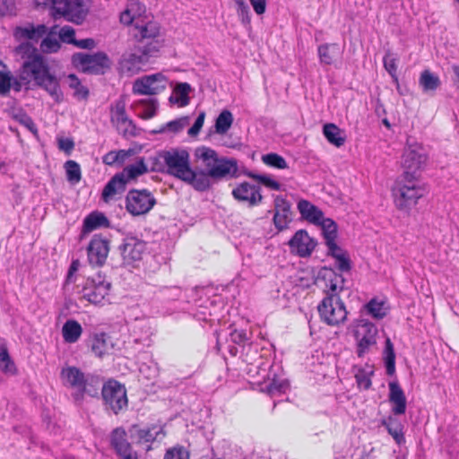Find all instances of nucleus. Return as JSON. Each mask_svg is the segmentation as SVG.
<instances>
[{"mask_svg":"<svg viewBox=\"0 0 459 459\" xmlns=\"http://www.w3.org/2000/svg\"><path fill=\"white\" fill-rule=\"evenodd\" d=\"M314 278L315 283H316L317 281L325 282V286L328 288L325 293L326 295L333 294V299L340 297L338 291L340 292L344 289L345 278L342 273H337L332 267H321Z\"/></svg>","mask_w":459,"mask_h":459,"instance_id":"obj_19","label":"nucleus"},{"mask_svg":"<svg viewBox=\"0 0 459 459\" xmlns=\"http://www.w3.org/2000/svg\"><path fill=\"white\" fill-rule=\"evenodd\" d=\"M262 161L269 167L278 169H288V163L286 160L281 156L280 154L276 152H269L266 154H264L262 156Z\"/></svg>","mask_w":459,"mask_h":459,"instance_id":"obj_50","label":"nucleus"},{"mask_svg":"<svg viewBox=\"0 0 459 459\" xmlns=\"http://www.w3.org/2000/svg\"><path fill=\"white\" fill-rule=\"evenodd\" d=\"M16 15L15 0H0V17Z\"/></svg>","mask_w":459,"mask_h":459,"instance_id":"obj_60","label":"nucleus"},{"mask_svg":"<svg viewBox=\"0 0 459 459\" xmlns=\"http://www.w3.org/2000/svg\"><path fill=\"white\" fill-rule=\"evenodd\" d=\"M204 118H205V112L204 111L200 112L199 115L197 116V117L195 118V123L187 131V134L190 136L193 137L199 134V132L201 131V129L204 126Z\"/></svg>","mask_w":459,"mask_h":459,"instance_id":"obj_62","label":"nucleus"},{"mask_svg":"<svg viewBox=\"0 0 459 459\" xmlns=\"http://www.w3.org/2000/svg\"><path fill=\"white\" fill-rule=\"evenodd\" d=\"M105 286L85 283L82 287L83 298L93 304L100 303L108 295L111 284H106Z\"/></svg>","mask_w":459,"mask_h":459,"instance_id":"obj_30","label":"nucleus"},{"mask_svg":"<svg viewBox=\"0 0 459 459\" xmlns=\"http://www.w3.org/2000/svg\"><path fill=\"white\" fill-rule=\"evenodd\" d=\"M317 54L322 64L332 65L342 54L339 44L325 43L317 48Z\"/></svg>","mask_w":459,"mask_h":459,"instance_id":"obj_32","label":"nucleus"},{"mask_svg":"<svg viewBox=\"0 0 459 459\" xmlns=\"http://www.w3.org/2000/svg\"><path fill=\"white\" fill-rule=\"evenodd\" d=\"M417 179L400 178L393 188L395 206L398 210L408 212L421 198L426 190L417 184Z\"/></svg>","mask_w":459,"mask_h":459,"instance_id":"obj_7","label":"nucleus"},{"mask_svg":"<svg viewBox=\"0 0 459 459\" xmlns=\"http://www.w3.org/2000/svg\"><path fill=\"white\" fill-rule=\"evenodd\" d=\"M230 341L241 348L240 357L247 363H252L248 359V351L252 349L251 334H247L244 329H233L230 333Z\"/></svg>","mask_w":459,"mask_h":459,"instance_id":"obj_27","label":"nucleus"},{"mask_svg":"<svg viewBox=\"0 0 459 459\" xmlns=\"http://www.w3.org/2000/svg\"><path fill=\"white\" fill-rule=\"evenodd\" d=\"M325 246L327 247V252L326 255L330 257L336 256L338 254H342L347 252V250L343 249L342 247H340L336 243V239H333L329 241L325 242Z\"/></svg>","mask_w":459,"mask_h":459,"instance_id":"obj_63","label":"nucleus"},{"mask_svg":"<svg viewBox=\"0 0 459 459\" xmlns=\"http://www.w3.org/2000/svg\"><path fill=\"white\" fill-rule=\"evenodd\" d=\"M366 367H368L369 370L359 367L357 368V372L355 373L357 385L359 388H362L363 390H368L371 388V377L374 375L372 367H370L368 364H366Z\"/></svg>","mask_w":459,"mask_h":459,"instance_id":"obj_44","label":"nucleus"},{"mask_svg":"<svg viewBox=\"0 0 459 459\" xmlns=\"http://www.w3.org/2000/svg\"><path fill=\"white\" fill-rule=\"evenodd\" d=\"M163 459H189V454L183 446L173 447L167 450Z\"/></svg>","mask_w":459,"mask_h":459,"instance_id":"obj_59","label":"nucleus"},{"mask_svg":"<svg viewBox=\"0 0 459 459\" xmlns=\"http://www.w3.org/2000/svg\"><path fill=\"white\" fill-rule=\"evenodd\" d=\"M383 360L386 374L390 377L395 374V351L394 344L389 337L385 341Z\"/></svg>","mask_w":459,"mask_h":459,"instance_id":"obj_35","label":"nucleus"},{"mask_svg":"<svg viewBox=\"0 0 459 459\" xmlns=\"http://www.w3.org/2000/svg\"><path fill=\"white\" fill-rule=\"evenodd\" d=\"M13 74L11 72L0 71V95L6 96L12 88Z\"/></svg>","mask_w":459,"mask_h":459,"instance_id":"obj_55","label":"nucleus"},{"mask_svg":"<svg viewBox=\"0 0 459 459\" xmlns=\"http://www.w3.org/2000/svg\"><path fill=\"white\" fill-rule=\"evenodd\" d=\"M100 397L107 412L111 411L118 415L127 409L126 388L124 384L115 378H108L102 384Z\"/></svg>","mask_w":459,"mask_h":459,"instance_id":"obj_9","label":"nucleus"},{"mask_svg":"<svg viewBox=\"0 0 459 459\" xmlns=\"http://www.w3.org/2000/svg\"><path fill=\"white\" fill-rule=\"evenodd\" d=\"M323 134L325 139L335 147L342 146L346 142L345 131L335 124L328 123L323 126Z\"/></svg>","mask_w":459,"mask_h":459,"instance_id":"obj_31","label":"nucleus"},{"mask_svg":"<svg viewBox=\"0 0 459 459\" xmlns=\"http://www.w3.org/2000/svg\"><path fill=\"white\" fill-rule=\"evenodd\" d=\"M64 168L65 169L66 179L72 184L80 182L82 178L81 167L78 162L73 160L65 161Z\"/></svg>","mask_w":459,"mask_h":459,"instance_id":"obj_48","label":"nucleus"},{"mask_svg":"<svg viewBox=\"0 0 459 459\" xmlns=\"http://www.w3.org/2000/svg\"><path fill=\"white\" fill-rule=\"evenodd\" d=\"M60 377L62 379L66 380L72 388L80 392L86 374L83 373L79 368L75 366H69L62 368Z\"/></svg>","mask_w":459,"mask_h":459,"instance_id":"obj_29","label":"nucleus"},{"mask_svg":"<svg viewBox=\"0 0 459 459\" xmlns=\"http://www.w3.org/2000/svg\"><path fill=\"white\" fill-rule=\"evenodd\" d=\"M419 83L422 91L428 92L436 91L440 86L441 82L437 75L426 69L420 74Z\"/></svg>","mask_w":459,"mask_h":459,"instance_id":"obj_40","label":"nucleus"},{"mask_svg":"<svg viewBox=\"0 0 459 459\" xmlns=\"http://www.w3.org/2000/svg\"><path fill=\"white\" fill-rule=\"evenodd\" d=\"M388 400L393 404L391 415L380 420L381 426L385 427L395 443L399 446L406 442L404 437V425L398 416L406 412L407 400L405 394L397 380L388 383Z\"/></svg>","mask_w":459,"mask_h":459,"instance_id":"obj_4","label":"nucleus"},{"mask_svg":"<svg viewBox=\"0 0 459 459\" xmlns=\"http://www.w3.org/2000/svg\"><path fill=\"white\" fill-rule=\"evenodd\" d=\"M289 388V382L287 380L273 379L272 382L266 386L267 392L270 394L284 393Z\"/></svg>","mask_w":459,"mask_h":459,"instance_id":"obj_57","label":"nucleus"},{"mask_svg":"<svg viewBox=\"0 0 459 459\" xmlns=\"http://www.w3.org/2000/svg\"><path fill=\"white\" fill-rule=\"evenodd\" d=\"M103 377L93 373H87L82 386L77 395L82 396L84 394L93 398H100L102 387Z\"/></svg>","mask_w":459,"mask_h":459,"instance_id":"obj_28","label":"nucleus"},{"mask_svg":"<svg viewBox=\"0 0 459 459\" xmlns=\"http://www.w3.org/2000/svg\"><path fill=\"white\" fill-rule=\"evenodd\" d=\"M237 14L241 24L247 29H251V13L249 6L245 7V9L237 10Z\"/></svg>","mask_w":459,"mask_h":459,"instance_id":"obj_64","label":"nucleus"},{"mask_svg":"<svg viewBox=\"0 0 459 459\" xmlns=\"http://www.w3.org/2000/svg\"><path fill=\"white\" fill-rule=\"evenodd\" d=\"M61 48L60 42L55 39L51 38L50 36H47L41 40L40 43V50L41 54H51V53H56Z\"/></svg>","mask_w":459,"mask_h":459,"instance_id":"obj_53","label":"nucleus"},{"mask_svg":"<svg viewBox=\"0 0 459 459\" xmlns=\"http://www.w3.org/2000/svg\"><path fill=\"white\" fill-rule=\"evenodd\" d=\"M109 336L104 333H92L85 340L87 348L98 358H102L108 350Z\"/></svg>","mask_w":459,"mask_h":459,"instance_id":"obj_23","label":"nucleus"},{"mask_svg":"<svg viewBox=\"0 0 459 459\" xmlns=\"http://www.w3.org/2000/svg\"><path fill=\"white\" fill-rule=\"evenodd\" d=\"M426 161L427 154L420 144H408L402 156V166L404 169L402 178L418 180L419 171L422 169Z\"/></svg>","mask_w":459,"mask_h":459,"instance_id":"obj_12","label":"nucleus"},{"mask_svg":"<svg viewBox=\"0 0 459 459\" xmlns=\"http://www.w3.org/2000/svg\"><path fill=\"white\" fill-rule=\"evenodd\" d=\"M273 203V225L278 231H283L289 228V224L292 221L291 204L282 195H276Z\"/></svg>","mask_w":459,"mask_h":459,"instance_id":"obj_21","label":"nucleus"},{"mask_svg":"<svg viewBox=\"0 0 459 459\" xmlns=\"http://www.w3.org/2000/svg\"><path fill=\"white\" fill-rule=\"evenodd\" d=\"M231 195L237 202L247 204L250 208L261 204L264 201L262 187L247 181L237 184Z\"/></svg>","mask_w":459,"mask_h":459,"instance_id":"obj_17","label":"nucleus"},{"mask_svg":"<svg viewBox=\"0 0 459 459\" xmlns=\"http://www.w3.org/2000/svg\"><path fill=\"white\" fill-rule=\"evenodd\" d=\"M188 124V117H181L179 118H177L175 120L169 121L167 124L161 126L158 129H153L150 133L151 134H163L166 132H172L174 134H178L181 132L184 127Z\"/></svg>","mask_w":459,"mask_h":459,"instance_id":"obj_41","label":"nucleus"},{"mask_svg":"<svg viewBox=\"0 0 459 459\" xmlns=\"http://www.w3.org/2000/svg\"><path fill=\"white\" fill-rule=\"evenodd\" d=\"M0 369L4 373L14 375L17 372L16 366L12 359L6 342L4 338H0Z\"/></svg>","mask_w":459,"mask_h":459,"instance_id":"obj_34","label":"nucleus"},{"mask_svg":"<svg viewBox=\"0 0 459 459\" xmlns=\"http://www.w3.org/2000/svg\"><path fill=\"white\" fill-rule=\"evenodd\" d=\"M192 91V87L188 82H178L175 88L178 97L170 95L169 101L171 104H178L179 107H185L189 104L188 94Z\"/></svg>","mask_w":459,"mask_h":459,"instance_id":"obj_36","label":"nucleus"},{"mask_svg":"<svg viewBox=\"0 0 459 459\" xmlns=\"http://www.w3.org/2000/svg\"><path fill=\"white\" fill-rule=\"evenodd\" d=\"M156 426H142L132 424L127 430L123 427L115 428L109 435V445L118 459H138V453L133 448V445L152 443L165 436L163 428L156 430Z\"/></svg>","mask_w":459,"mask_h":459,"instance_id":"obj_3","label":"nucleus"},{"mask_svg":"<svg viewBox=\"0 0 459 459\" xmlns=\"http://www.w3.org/2000/svg\"><path fill=\"white\" fill-rule=\"evenodd\" d=\"M168 83V78L162 73L143 75L137 78L132 91L136 95H157L163 91Z\"/></svg>","mask_w":459,"mask_h":459,"instance_id":"obj_15","label":"nucleus"},{"mask_svg":"<svg viewBox=\"0 0 459 459\" xmlns=\"http://www.w3.org/2000/svg\"><path fill=\"white\" fill-rule=\"evenodd\" d=\"M148 61L143 58L142 52L137 50L135 46L134 52L125 54L120 62L121 69L123 72L127 73L129 75L137 74L142 69V65Z\"/></svg>","mask_w":459,"mask_h":459,"instance_id":"obj_24","label":"nucleus"},{"mask_svg":"<svg viewBox=\"0 0 459 459\" xmlns=\"http://www.w3.org/2000/svg\"><path fill=\"white\" fill-rule=\"evenodd\" d=\"M82 333V327L75 319H68L62 326V336L66 343L76 342Z\"/></svg>","mask_w":459,"mask_h":459,"instance_id":"obj_33","label":"nucleus"},{"mask_svg":"<svg viewBox=\"0 0 459 459\" xmlns=\"http://www.w3.org/2000/svg\"><path fill=\"white\" fill-rule=\"evenodd\" d=\"M137 50L142 52L143 58L149 61L150 57L156 56L160 48L162 47L161 41L155 38L149 40L138 41Z\"/></svg>","mask_w":459,"mask_h":459,"instance_id":"obj_38","label":"nucleus"},{"mask_svg":"<svg viewBox=\"0 0 459 459\" xmlns=\"http://www.w3.org/2000/svg\"><path fill=\"white\" fill-rule=\"evenodd\" d=\"M322 321L328 325H339L347 318L344 302L340 297L333 299V294H327L317 306Z\"/></svg>","mask_w":459,"mask_h":459,"instance_id":"obj_11","label":"nucleus"},{"mask_svg":"<svg viewBox=\"0 0 459 459\" xmlns=\"http://www.w3.org/2000/svg\"><path fill=\"white\" fill-rule=\"evenodd\" d=\"M101 228H111L110 221L102 212H91L82 221L79 240H82L91 232Z\"/></svg>","mask_w":459,"mask_h":459,"instance_id":"obj_22","label":"nucleus"},{"mask_svg":"<svg viewBox=\"0 0 459 459\" xmlns=\"http://www.w3.org/2000/svg\"><path fill=\"white\" fill-rule=\"evenodd\" d=\"M290 253L301 258L309 257L317 246V240L306 230H299L288 241Z\"/></svg>","mask_w":459,"mask_h":459,"instance_id":"obj_18","label":"nucleus"},{"mask_svg":"<svg viewBox=\"0 0 459 459\" xmlns=\"http://www.w3.org/2000/svg\"><path fill=\"white\" fill-rule=\"evenodd\" d=\"M335 260V268L342 273H349L352 269V261L349 252L338 254L333 257Z\"/></svg>","mask_w":459,"mask_h":459,"instance_id":"obj_51","label":"nucleus"},{"mask_svg":"<svg viewBox=\"0 0 459 459\" xmlns=\"http://www.w3.org/2000/svg\"><path fill=\"white\" fill-rule=\"evenodd\" d=\"M48 31L45 24H39L36 27L30 23L27 26H18L14 30L16 38L27 39L26 42L37 43ZM34 46V44H32Z\"/></svg>","mask_w":459,"mask_h":459,"instance_id":"obj_25","label":"nucleus"},{"mask_svg":"<svg viewBox=\"0 0 459 459\" xmlns=\"http://www.w3.org/2000/svg\"><path fill=\"white\" fill-rule=\"evenodd\" d=\"M110 251V240L101 233L94 234L87 247V260L92 267H101L106 264Z\"/></svg>","mask_w":459,"mask_h":459,"instance_id":"obj_16","label":"nucleus"},{"mask_svg":"<svg viewBox=\"0 0 459 459\" xmlns=\"http://www.w3.org/2000/svg\"><path fill=\"white\" fill-rule=\"evenodd\" d=\"M134 153L135 152L134 149L110 151L102 157V162L108 166H113L116 164L117 166H122L126 158L134 155Z\"/></svg>","mask_w":459,"mask_h":459,"instance_id":"obj_37","label":"nucleus"},{"mask_svg":"<svg viewBox=\"0 0 459 459\" xmlns=\"http://www.w3.org/2000/svg\"><path fill=\"white\" fill-rule=\"evenodd\" d=\"M396 62L397 58L394 56V55L389 49L386 50L383 57V63L385 69L389 74H395L397 72Z\"/></svg>","mask_w":459,"mask_h":459,"instance_id":"obj_58","label":"nucleus"},{"mask_svg":"<svg viewBox=\"0 0 459 459\" xmlns=\"http://www.w3.org/2000/svg\"><path fill=\"white\" fill-rule=\"evenodd\" d=\"M354 326L356 329L353 335L357 341L356 353L359 358H362L369 351L370 347L377 344V328L374 323L364 318L356 319Z\"/></svg>","mask_w":459,"mask_h":459,"instance_id":"obj_14","label":"nucleus"},{"mask_svg":"<svg viewBox=\"0 0 459 459\" xmlns=\"http://www.w3.org/2000/svg\"><path fill=\"white\" fill-rule=\"evenodd\" d=\"M166 155V150L157 151L153 155L148 158V161L151 164L149 171L166 173V165L164 156Z\"/></svg>","mask_w":459,"mask_h":459,"instance_id":"obj_47","label":"nucleus"},{"mask_svg":"<svg viewBox=\"0 0 459 459\" xmlns=\"http://www.w3.org/2000/svg\"><path fill=\"white\" fill-rule=\"evenodd\" d=\"M69 87L74 90V97L78 100H87L90 96L89 89L82 84L81 80L75 74H69Z\"/></svg>","mask_w":459,"mask_h":459,"instance_id":"obj_43","label":"nucleus"},{"mask_svg":"<svg viewBox=\"0 0 459 459\" xmlns=\"http://www.w3.org/2000/svg\"><path fill=\"white\" fill-rule=\"evenodd\" d=\"M125 202L126 210L135 217L147 214L157 204V199L146 188H132L127 192Z\"/></svg>","mask_w":459,"mask_h":459,"instance_id":"obj_13","label":"nucleus"},{"mask_svg":"<svg viewBox=\"0 0 459 459\" xmlns=\"http://www.w3.org/2000/svg\"><path fill=\"white\" fill-rule=\"evenodd\" d=\"M254 180L256 181V185H259L261 187L264 186L276 191H280L281 189V185L268 174L258 173L257 176L254 177Z\"/></svg>","mask_w":459,"mask_h":459,"instance_id":"obj_52","label":"nucleus"},{"mask_svg":"<svg viewBox=\"0 0 459 459\" xmlns=\"http://www.w3.org/2000/svg\"><path fill=\"white\" fill-rule=\"evenodd\" d=\"M65 0H34L36 8L50 7L53 10V15L56 14V8L59 7Z\"/></svg>","mask_w":459,"mask_h":459,"instance_id":"obj_61","label":"nucleus"},{"mask_svg":"<svg viewBox=\"0 0 459 459\" xmlns=\"http://www.w3.org/2000/svg\"><path fill=\"white\" fill-rule=\"evenodd\" d=\"M58 36L59 39L66 44L74 45L76 40L75 30L69 25L62 27L59 30Z\"/></svg>","mask_w":459,"mask_h":459,"instance_id":"obj_56","label":"nucleus"},{"mask_svg":"<svg viewBox=\"0 0 459 459\" xmlns=\"http://www.w3.org/2000/svg\"><path fill=\"white\" fill-rule=\"evenodd\" d=\"M12 117L19 124L25 126L34 135H38V127L33 119L27 114L25 110L20 108L16 113L12 115Z\"/></svg>","mask_w":459,"mask_h":459,"instance_id":"obj_49","label":"nucleus"},{"mask_svg":"<svg viewBox=\"0 0 459 459\" xmlns=\"http://www.w3.org/2000/svg\"><path fill=\"white\" fill-rule=\"evenodd\" d=\"M195 156L204 165V169L196 168L194 189L197 192L210 190L213 183L221 179L240 177L238 160L234 158L220 157L215 150L206 146L197 147Z\"/></svg>","mask_w":459,"mask_h":459,"instance_id":"obj_2","label":"nucleus"},{"mask_svg":"<svg viewBox=\"0 0 459 459\" xmlns=\"http://www.w3.org/2000/svg\"><path fill=\"white\" fill-rule=\"evenodd\" d=\"M136 28L139 29V34L136 35L140 38L138 41L153 39L160 36V27L154 22H149L144 25L136 26Z\"/></svg>","mask_w":459,"mask_h":459,"instance_id":"obj_46","label":"nucleus"},{"mask_svg":"<svg viewBox=\"0 0 459 459\" xmlns=\"http://www.w3.org/2000/svg\"><path fill=\"white\" fill-rule=\"evenodd\" d=\"M149 168L143 157L137 158L136 161L124 168L122 172L115 174L105 185L101 199L108 203L118 192H124L128 181L137 178L147 173Z\"/></svg>","mask_w":459,"mask_h":459,"instance_id":"obj_6","label":"nucleus"},{"mask_svg":"<svg viewBox=\"0 0 459 459\" xmlns=\"http://www.w3.org/2000/svg\"><path fill=\"white\" fill-rule=\"evenodd\" d=\"M363 310L377 320H381L387 315V307H385V301H379L377 298L371 299L363 306Z\"/></svg>","mask_w":459,"mask_h":459,"instance_id":"obj_39","label":"nucleus"},{"mask_svg":"<svg viewBox=\"0 0 459 459\" xmlns=\"http://www.w3.org/2000/svg\"><path fill=\"white\" fill-rule=\"evenodd\" d=\"M316 226L321 227L325 242L337 238L338 225L333 219L324 217Z\"/></svg>","mask_w":459,"mask_h":459,"instance_id":"obj_45","label":"nucleus"},{"mask_svg":"<svg viewBox=\"0 0 459 459\" xmlns=\"http://www.w3.org/2000/svg\"><path fill=\"white\" fill-rule=\"evenodd\" d=\"M141 102L147 106L144 113L140 116L143 119H151L156 116L159 108L157 99L143 100Z\"/></svg>","mask_w":459,"mask_h":459,"instance_id":"obj_54","label":"nucleus"},{"mask_svg":"<svg viewBox=\"0 0 459 459\" xmlns=\"http://www.w3.org/2000/svg\"><path fill=\"white\" fill-rule=\"evenodd\" d=\"M166 174L172 176L194 188L196 168L190 163V154L184 148H170L166 150L164 156Z\"/></svg>","mask_w":459,"mask_h":459,"instance_id":"obj_5","label":"nucleus"},{"mask_svg":"<svg viewBox=\"0 0 459 459\" xmlns=\"http://www.w3.org/2000/svg\"><path fill=\"white\" fill-rule=\"evenodd\" d=\"M16 56H20L22 64L17 70L16 76L13 75L12 88L20 92L23 85L30 90L29 84L33 82L48 92L56 103L64 100V93L60 87V79L52 72L47 57L30 42H22L14 48Z\"/></svg>","mask_w":459,"mask_h":459,"instance_id":"obj_1","label":"nucleus"},{"mask_svg":"<svg viewBox=\"0 0 459 459\" xmlns=\"http://www.w3.org/2000/svg\"><path fill=\"white\" fill-rule=\"evenodd\" d=\"M233 115L228 109H223L215 119L214 131L216 134H226L233 124Z\"/></svg>","mask_w":459,"mask_h":459,"instance_id":"obj_42","label":"nucleus"},{"mask_svg":"<svg viewBox=\"0 0 459 459\" xmlns=\"http://www.w3.org/2000/svg\"><path fill=\"white\" fill-rule=\"evenodd\" d=\"M298 210L300 212L302 219L314 225L320 223V221L325 217L324 212L320 208L305 199L299 201Z\"/></svg>","mask_w":459,"mask_h":459,"instance_id":"obj_26","label":"nucleus"},{"mask_svg":"<svg viewBox=\"0 0 459 459\" xmlns=\"http://www.w3.org/2000/svg\"><path fill=\"white\" fill-rule=\"evenodd\" d=\"M121 256V266L138 267V263L148 252V243L133 233H127L117 247Z\"/></svg>","mask_w":459,"mask_h":459,"instance_id":"obj_10","label":"nucleus"},{"mask_svg":"<svg viewBox=\"0 0 459 459\" xmlns=\"http://www.w3.org/2000/svg\"><path fill=\"white\" fill-rule=\"evenodd\" d=\"M89 13V8L84 0H65L56 8V13L66 17L76 24H82Z\"/></svg>","mask_w":459,"mask_h":459,"instance_id":"obj_20","label":"nucleus"},{"mask_svg":"<svg viewBox=\"0 0 459 459\" xmlns=\"http://www.w3.org/2000/svg\"><path fill=\"white\" fill-rule=\"evenodd\" d=\"M71 64L86 74L104 75L111 69L112 61L107 53L98 51L93 54L76 52L71 56Z\"/></svg>","mask_w":459,"mask_h":459,"instance_id":"obj_8","label":"nucleus"}]
</instances>
